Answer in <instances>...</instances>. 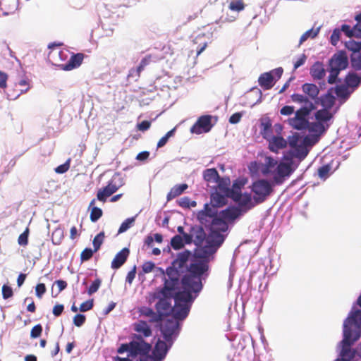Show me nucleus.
Masks as SVG:
<instances>
[{
	"instance_id": "nucleus-1",
	"label": "nucleus",
	"mask_w": 361,
	"mask_h": 361,
	"mask_svg": "<svg viewBox=\"0 0 361 361\" xmlns=\"http://www.w3.org/2000/svg\"><path fill=\"white\" fill-rule=\"evenodd\" d=\"M154 305L156 317L158 321L164 317L185 321L191 310L194 302L190 300L178 284L171 281H164L162 286L157 287L154 291L149 293L148 302Z\"/></svg>"
},
{
	"instance_id": "nucleus-2",
	"label": "nucleus",
	"mask_w": 361,
	"mask_h": 361,
	"mask_svg": "<svg viewBox=\"0 0 361 361\" xmlns=\"http://www.w3.org/2000/svg\"><path fill=\"white\" fill-rule=\"evenodd\" d=\"M211 272V267L204 260L192 259L188 269L178 279V286L190 300L200 295Z\"/></svg>"
},
{
	"instance_id": "nucleus-3",
	"label": "nucleus",
	"mask_w": 361,
	"mask_h": 361,
	"mask_svg": "<svg viewBox=\"0 0 361 361\" xmlns=\"http://www.w3.org/2000/svg\"><path fill=\"white\" fill-rule=\"evenodd\" d=\"M183 322L176 318H168L157 325L160 336L153 348L154 361L165 360L181 331Z\"/></svg>"
},
{
	"instance_id": "nucleus-4",
	"label": "nucleus",
	"mask_w": 361,
	"mask_h": 361,
	"mask_svg": "<svg viewBox=\"0 0 361 361\" xmlns=\"http://www.w3.org/2000/svg\"><path fill=\"white\" fill-rule=\"evenodd\" d=\"M361 338V329L343 324L342 339L337 345L338 357L334 361H351L357 350L352 346Z\"/></svg>"
},
{
	"instance_id": "nucleus-5",
	"label": "nucleus",
	"mask_w": 361,
	"mask_h": 361,
	"mask_svg": "<svg viewBox=\"0 0 361 361\" xmlns=\"http://www.w3.org/2000/svg\"><path fill=\"white\" fill-rule=\"evenodd\" d=\"M193 259V252L188 249L178 252L176 257L171 262V265L166 267V274L169 277V281L178 284L180 276L184 274L189 265L188 262Z\"/></svg>"
},
{
	"instance_id": "nucleus-6",
	"label": "nucleus",
	"mask_w": 361,
	"mask_h": 361,
	"mask_svg": "<svg viewBox=\"0 0 361 361\" xmlns=\"http://www.w3.org/2000/svg\"><path fill=\"white\" fill-rule=\"evenodd\" d=\"M283 160L279 163L276 170L268 171L267 173H272V179L276 185H282L297 169L300 161L293 159L291 156L283 155Z\"/></svg>"
},
{
	"instance_id": "nucleus-7",
	"label": "nucleus",
	"mask_w": 361,
	"mask_h": 361,
	"mask_svg": "<svg viewBox=\"0 0 361 361\" xmlns=\"http://www.w3.org/2000/svg\"><path fill=\"white\" fill-rule=\"evenodd\" d=\"M237 219L228 207L219 211L212 218L209 223L206 225V230L219 231L221 233H228L230 224H233Z\"/></svg>"
},
{
	"instance_id": "nucleus-8",
	"label": "nucleus",
	"mask_w": 361,
	"mask_h": 361,
	"mask_svg": "<svg viewBox=\"0 0 361 361\" xmlns=\"http://www.w3.org/2000/svg\"><path fill=\"white\" fill-rule=\"evenodd\" d=\"M276 185L273 179L259 178L253 180L250 188L253 193L255 201L262 204L271 195Z\"/></svg>"
},
{
	"instance_id": "nucleus-9",
	"label": "nucleus",
	"mask_w": 361,
	"mask_h": 361,
	"mask_svg": "<svg viewBox=\"0 0 361 361\" xmlns=\"http://www.w3.org/2000/svg\"><path fill=\"white\" fill-rule=\"evenodd\" d=\"M231 200L236 202L237 204L229 205L227 207L233 213L237 220L240 219L245 214L254 208L256 205L259 204V203H257V202L255 201L254 197H252L251 194L246 191L244 192L243 194H240L239 197L235 198L233 197Z\"/></svg>"
},
{
	"instance_id": "nucleus-10",
	"label": "nucleus",
	"mask_w": 361,
	"mask_h": 361,
	"mask_svg": "<svg viewBox=\"0 0 361 361\" xmlns=\"http://www.w3.org/2000/svg\"><path fill=\"white\" fill-rule=\"evenodd\" d=\"M218 121L217 116L204 114L198 117L195 123L191 126L190 131L192 134L200 135L207 133Z\"/></svg>"
},
{
	"instance_id": "nucleus-11",
	"label": "nucleus",
	"mask_w": 361,
	"mask_h": 361,
	"mask_svg": "<svg viewBox=\"0 0 361 361\" xmlns=\"http://www.w3.org/2000/svg\"><path fill=\"white\" fill-rule=\"evenodd\" d=\"M283 73V68L282 67H277L269 71L264 72L259 76L257 80L258 84L264 90H269L281 79Z\"/></svg>"
},
{
	"instance_id": "nucleus-12",
	"label": "nucleus",
	"mask_w": 361,
	"mask_h": 361,
	"mask_svg": "<svg viewBox=\"0 0 361 361\" xmlns=\"http://www.w3.org/2000/svg\"><path fill=\"white\" fill-rule=\"evenodd\" d=\"M307 106H300L295 112V116L288 118V123L297 130H306L310 124V114L307 113Z\"/></svg>"
},
{
	"instance_id": "nucleus-13",
	"label": "nucleus",
	"mask_w": 361,
	"mask_h": 361,
	"mask_svg": "<svg viewBox=\"0 0 361 361\" xmlns=\"http://www.w3.org/2000/svg\"><path fill=\"white\" fill-rule=\"evenodd\" d=\"M349 66V58L345 49L338 50L329 59L326 68L327 69L338 71L341 72L347 69Z\"/></svg>"
},
{
	"instance_id": "nucleus-14",
	"label": "nucleus",
	"mask_w": 361,
	"mask_h": 361,
	"mask_svg": "<svg viewBox=\"0 0 361 361\" xmlns=\"http://www.w3.org/2000/svg\"><path fill=\"white\" fill-rule=\"evenodd\" d=\"M343 324L361 329V292L357 300L353 302Z\"/></svg>"
},
{
	"instance_id": "nucleus-15",
	"label": "nucleus",
	"mask_w": 361,
	"mask_h": 361,
	"mask_svg": "<svg viewBox=\"0 0 361 361\" xmlns=\"http://www.w3.org/2000/svg\"><path fill=\"white\" fill-rule=\"evenodd\" d=\"M204 226L201 224L191 225L187 235V244H195L196 247L200 245L207 238Z\"/></svg>"
},
{
	"instance_id": "nucleus-16",
	"label": "nucleus",
	"mask_w": 361,
	"mask_h": 361,
	"mask_svg": "<svg viewBox=\"0 0 361 361\" xmlns=\"http://www.w3.org/2000/svg\"><path fill=\"white\" fill-rule=\"evenodd\" d=\"M216 251V248L209 243L204 245H199L194 250V259L204 260L209 264L210 262L214 259Z\"/></svg>"
},
{
	"instance_id": "nucleus-17",
	"label": "nucleus",
	"mask_w": 361,
	"mask_h": 361,
	"mask_svg": "<svg viewBox=\"0 0 361 361\" xmlns=\"http://www.w3.org/2000/svg\"><path fill=\"white\" fill-rule=\"evenodd\" d=\"M217 209L214 207H210V204L206 202L204 204L203 209L197 211L196 214V219L200 224L204 226L207 225L211 221L212 218L216 214Z\"/></svg>"
},
{
	"instance_id": "nucleus-18",
	"label": "nucleus",
	"mask_w": 361,
	"mask_h": 361,
	"mask_svg": "<svg viewBox=\"0 0 361 361\" xmlns=\"http://www.w3.org/2000/svg\"><path fill=\"white\" fill-rule=\"evenodd\" d=\"M84 54L82 53H73L68 61L65 63L58 64L60 70L70 71L78 68L82 63Z\"/></svg>"
},
{
	"instance_id": "nucleus-19",
	"label": "nucleus",
	"mask_w": 361,
	"mask_h": 361,
	"mask_svg": "<svg viewBox=\"0 0 361 361\" xmlns=\"http://www.w3.org/2000/svg\"><path fill=\"white\" fill-rule=\"evenodd\" d=\"M130 252V249L127 247L118 251L111 261V268L115 271L119 269L127 262Z\"/></svg>"
},
{
	"instance_id": "nucleus-20",
	"label": "nucleus",
	"mask_w": 361,
	"mask_h": 361,
	"mask_svg": "<svg viewBox=\"0 0 361 361\" xmlns=\"http://www.w3.org/2000/svg\"><path fill=\"white\" fill-rule=\"evenodd\" d=\"M133 330L137 332V336L145 339L152 335V329L148 322L142 319L138 320L137 322L133 324Z\"/></svg>"
},
{
	"instance_id": "nucleus-21",
	"label": "nucleus",
	"mask_w": 361,
	"mask_h": 361,
	"mask_svg": "<svg viewBox=\"0 0 361 361\" xmlns=\"http://www.w3.org/2000/svg\"><path fill=\"white\" fill-rule=\"evenodd\" d=\"M208 231V243L216 248V250L223 245L228 233H221L219 231L207 230Z\"/></svg>"
},
{
	"instance_id": "nucleus-22",
	"label": "nucleus",
	"mask_w": 361,
	"mask_h": 361,
	"mask_svg": "<svg viewBox=\"0 0 361 361\" xmlns=\"http://www.w3.org/2000/svg\"><path fill=\"white\" fill-rule=\"evenodd\" d=\"M266 140L269 142V150L274 153H279L280 149L286 147V140L281 135H273Z\"/></svg>"
},
{
	"instance_id": "nucleus-23",
	"label": "nucleus",
	"mask_w": 361,
	"mask_h": 361,
	"mask_svg": "<svg viewBox=\"0 0 361 361\" xmlns=\"http://www.w3.org/2000/svg\"><path fill=\"white\" fill-rule=\"evenodd\" d=\"M247 182L248 178L243 176H240L235 178L233 181L230 188L232 197H234L235 198H237L240 196V194H243V192H242V189L245 187Z\"/></svg>"
},
{
	"instance_id": "nucleus-24",
	"label": "nucleus",
	"mask_w": 361,
	"mask_h": 361,
	"mask_svg": "<svg viewBox=\"0 0 361 361\" xmlns=\"http://www.w3.org/2000/svg\"><path fill=\"white\" fill-rule=\"evenodd\" d=\"M260 134L264 140H269L272 136V121L269 116H264L259 119Z\"/></svg>"
},
{
	"instance_id": "nucleus-25",
	"label": "nucleus",
	"mask_w": 361,
	"mask_h": 361,
	"mask_svg": "<svg viewBox=\"0 0 361 361\" xmlns=\"http://www.w3.org/2000/svg\"><path fill=\"white\" fill-rule=\"evenodd\" d=\"M357 71H349L345 76V82L349 87L357 89L361 85V73Z\"/></svg>"
},
{
	"instance_id": "nucleus-26",
	"label": "nucleus",
	"mask_w": 361,
	"mask_h": 361,
	"mask_svg": "<svg viewBox=\"0 0 361 361\" xmlns=\"http://www.w3.org/2000/svg\"><path fill=\"white\" fill-rule=\"evenodd\" d=\"M333 87H330L326 93L319 96L320 105L322 109L330 110L335 103V96L332 94Z\"/></svg>"
},
{
	"instance_id": "nucleus-27",
	"label": "nucleus",
	"mask_w": 361,
	"mask_h": 361,
	"mask_svg": "<svg viewBox=\"0 0 361 361\" xmlns=\"http://www.w3.org/2000/svg\"><path fill=\"white\" fill-rule=\"evenodd\" d=\"M335 161H331V163L323 164L322 166H319L317 169V174L320 179L325 180L327 179L329 176L331 175V168L333 165L334 164ZM341 164L340 160L336 161V165L334 168V171L338 169L339 166Z\"/></svg>"
},
{
	"instance_id": "nucleus-28",
	"label": "nucleus",
	"mask_w": 361,
	"mask_h": 361,
	"mask_svg": "<svg viewBox=\"0 0 361 361\" xmlns=\"http://www.w3.org/2000/svg\"><path fill=\"white\" fill-rule=\"evenodd\" d=\"M326 71L322 62L315 61L310 69V74L314 80H322L326 75Z\"/></svg>"
},
{
	"instance_id": "nucleus-29",
	"label": "nucleus",
	"mask_w": 361,
	"mask_h": 361,
	"mask_svg": "<svg viewBox=\"0 0 361 361\" xmlns=\"http://www.w3.org/2000/svg\"><path fill=\"white\" fill-rule=\"evenodd\" d=\"M313 118L316 120V122L330 126L329 123L333 118V114L330 112V110L320 109L314 112V116L311 118Z\"/></svg>"
},
{
	"instance_id": "nucleus-30",
	"label": "nucleus",
	"mask_w": 361,
	"mask_h": 361,
	"mask_svg": "<svg viewBox=\"0 0 361 361\" xmlns=\"http://www.w3.org/2000/svg\"><path fill=\"white\" fill-rule=\"evenodd\" d=\"M116 187H111V183L107 182L106 186L99 188L97 193V200L98 201L106 202L108 197H111L113 194L116 192L115 191Z\"/></svg>"
},
{
	"instance_id": "nucleus-31",
	"label": "nucleus",
	"mask_w": 361,
	"mask_h": 361,
	"mask_svg": "<svg viewBox=\"0 0 361 361\" xmlns=\"http://www.w3.org/2000/svg\"><path fill=\"white\" fill-rule=\"evenodd\" d=\"M329 128V125H323L322 123L310 122L307 128L311 136H319L324 135Z\"/></svg>"
},
{
	"instance_id": "nucleus-32",
	"label": "nucleus",
	"mask_w": 361,
	"mask_h": 361,
	"mask_svg": "<svg viewBox=\"0 0 361 361\" xmlns=\"http://www.w3.org/2000/svg\"><path fill=\"white\" fill-rule=\"evenodd\" d=\"M227 197L224 195H221L217 193L216 192L212 190L210 191V207H214V208L218 209L224 207L226 202Z\"/></svg>"
},
{
	"instance_id": "nucleus-33",
	"label": "nucleus",
	"mask_w": 361,
	"mask_h": 361,
	"mask_svg": "<svg viewBox=\"0 0 361 361\" xmlns=\"http://www.w3.org/2000/svg\"><path fill=\"white\" fill-rule=\"evenodd\" d=\"M301 89L304 92V96L307 97V99L310 98H317L319 94L317 85L312 82H305L302 85Z\"/></svg>"
},
{
	"instance_id": "nucleus-34",
	"label": "nucleus",
	"mask_w": 361,
	"mask_h": 361,
	"mask_svg": "<svg viewBox=\"0 0 361 361\" xmlns=\"http://www.w3.org/2000/svg\"><path fill=\"white\" fill-rule=\"evenodd\" d=\"M18 0H0V10L3 16H8L16 9Z\"/></svg>"
},
{
	"instance_id": "nucleus-35",
	"label": "nucleus",
	"mask_w": 361,
	"mask_h": 361,
	"mask_svg": "<svg viewBox=\"0 0 361 361\" xmlns=\"http://www.w3.org/2000/svg\"><path fill=\"white\" fill-rule=\"evenodd\" d=\"M188 185L187 183H180L175 185L168 192L166 195V201L169 202L176 198V197L183 194L187 190Z\"/></svg>"
},
{
	"instance_id": "nucleus-36",
	"label": "nucleus",
	"mask_w": 361,
	"mask_h": 361,
	"mask_svg": "<svg viewBox=\"0 0 361 361\" xmlns=\"http://www.w3.org/2000/svg\"><path fill=\"white\" fill-rule=\"evenodd\" d=\"M202 177L207 183H216L219 179V173L216 168H209L203 171Z\"/></svg>"
},
{
	"instance_id": "nucleus-37",
	"label": "nucleus",
	"mask_w": 361,
	"mask_h": 361,
	"mask_svg": "<svg viewBox=\"0 0 361 361\" xmlns=\"http://www.w3.org/2000/svg\"><path fill=\"white\" fill-rule=\"evenodd\" d=\"M332 87L336 94V97L340 99H343L345 101L350 97L352 93V92L349 90V87L347 86L346 84H336Z\"/></svg>"
},
{
	"instance_id": "nucleus-38",
	"label": "nucleus",
	"mask_w": 361,
	"mask_h": 361,
	"mask_svg": "<svg viewBox=\"0 0 361 361\" xmlns=\"http://www.w3.org/2000/svg\"><path fill=\"white\" fill-rule=\"evenodd\" d=\"M290 99L293 102L300 104L301 106H307V110L312 108V103L309 102L307 97H305L304 94L293 93L290 95Z\"/></svg>"
},
{
	"instance_id": "nucleus-39",
	"label": "nucleus",
	"mask_w": 361,
	"mask_h": 361,
	"mask_svg": "<svg viewBox=\"0 0 361 361\" xmlns=\"http://www.w3.org/2000/svg\"><path fill=\"white\" fill-rule=\"evenodd\" d=\"M322 26H319L316 29H314L313 27L307 30L306 32H305L300 37L299 40L298 47H300L302 44H303L306 40H307L309 38L310 39H314L317 37V36L319 35L320 29Z\"/></svg>"
},
{
	"instance_id": "nucleus-40",
	"label": "nucleus",
	"mask_w": 361,
	"mask_h": 361,
	"mask_svg": "<svg viewBox=\"0 0 361 361\" xmlns=\"http://www.w3.org/2000/svg\"><path fill=\"white\" fill-rule=\"evenodd\" d=\"M138 312L140 315L149 317V322H159L155 311L150 307L142 306L139 308Z\"/></svg>"
},
{
	"instance_id": "nucleus-41",
	"label": "nucleus",
	"mask_w": 361,
	"mask_h": 361,
	"mask_svg": "<svg viewBox=\"0 0 361 361\" xmlns=\"http://www.w3.org/2000/svg\"><path fill=\"white\" fill-rule=\"evenodd\" d=\"M186 242L187 241L184 239V237H182L180 235H175L171 238L170 245L174 250H179L185 245H188Z\"/></svg>"
},
{
	"instance_id": "nucleus-42",
	"label": "nucleus",
	"mask_w": 361,
	"mask_h": 361,
	"mask_svg": "<svg viewBox=\"0 0 361 361\" xmlns=\"http://www.w3.org/2000/svg\"><path fill=\"white\" fill-rule=\"evenodd\" d=\"M349 64H350V68L353 71H360L361 53L358 54H350Z\"/></svg>"
},
{
	"instance_id": "nucleus-43",
	"label": "nucleus",
	"mask_w": 361,
	"mask_h": 361,
	"mask_svg": "<svg viewBox=\"0 0 361 361\" xmlns=\"http://www.w3.org/2000/svg\"><path fill=\"white\" fill-rule=\"evenodd\" d=\"M176 130L177 126H175L161 137L157 142V148L158 149L164 147L169 142V139L175 135Z\"/></svg>"
},
{
	"instance_id": "nucleus-44",
	"label": "nucleus",
	"mask_w": 361,
	"mask_h": 361,
	"mask_svg": "<svg viewBox=\"0 0 361 361\" xmlns=\"http://www.w3.org/2000/svg\"><path fill=\"white\" fill-rule=\"evenodd\" d=\"M121 176V173L120 172H116L112 178L108 181L109 183H111V187H116V192H117V190L125 184L123 178Z\"/></svg>"
},
{
	"instance_id": "nucleus-45",
	"label": "nucleus",
	"mask_w": 361,
	"mask_h": 361,
	"mask_svg": "<svg viewBox=\"0 0 361 361\" xmlns=\"http://www.w3.org/2000/svg\"><path fill=\"white\" fill-rule=\"evenodd\" d=\"M136 217H137V215H135V216L129 217V218H127L126 219H125L121 223V224L120 225V226L118 228V234L125 233L129 228H130L133 226V224L135 221Z\"/></svg>"
},
{
	"instance_id": "nucleus-46",
	"label": "nucleus",
	"mask_w": 361,
	"mask_h": 361,
	"mask_svg": "<svg viewBox=\"0 0 361 361\" xmlns=\"http://www.w3.org/2000/svg\"><path fill=\"white\" fill-rule=\"evenodd\" d=\"M156 268V264L152 261H147L142 265V270L138 273V279L141 280V276H144L145 274L152 272Z\"/></svg>"
},
{
	"instance_id": "nucleus-47",
	"label": "nucleus",
	"mask_w": 361,
	"mask_h": 361,
	"mask_svg": "<svg viewBox=\"0 0 361 361\" xmlns=\"http://www.w3.org/2000/svg\"><path fill=\"white\" fill-rule=\"evenodd\" d=\"M105 238V233L104 231H100L97 233L92 240L93 250L96 252L100 250Z\"/></svg>"
},
{
	"instance_id": "nucleus-48",
	"label": "nucleus",
	"mask_w": 361,
	"mask_h": 361,
	"mask_svg": "<svg viewBox=\"0 0 361 361\" xmlns=\"http://www.w3.org/2000/svg\"><path fill=\"white\" fill-rule=\"evenodd\" d=\"M308 152L302 148V149H297L295 151H290L288 153L286 154L287 156H291L293 159L295 157L298 159V160L300 161L303 160L307 155Z\"/></svg>"
},
{
	"instance_id": "nucleus-49",
	"label": "nucleus",
	"mask_w": 361,
	"mask_h": 361,
	"mask_svg": "<svg viewBox=\"0 0 361 361\" xmlns=\"http://www.w3.org/2000/svg\"><path fill=\"white\" fill-rule=\"evenodd\" d=\"M102 285V279L99 277H97L88 286L87 289V293L89 295H92L97 293Z\"/></svg>"
},
{
	"instance_id": "nucleus-50",
	"label": "nucleus",
	"mask_w": 361,
	"mask_h": 361,
	"mask_svg": "<svg viewBox=\"0 0 361 361\" xmlns=\"http://www.w3.org/2000/svg\"><path fill=\"white\" fill-rule=\"evenodd\" d=\"M326 71L329 73L328 77H327V82L328 83L333 85V84H338V82L341 81V79L338 77L340 74V71L327 69Z\"/></svg>"
},
{
	"instance_id": "nucleus-51",
	"label": "nucleus",
	"mask_w": 361,
	"mask_h": 361,
	"mask_svg": "<svg viewBox=\"0 0 361 361\" xmlns=\"http://www.w3.org/2000/svg\"><path fill=\"white\" fill-rule=\"evenodd\" d=\"M94 252H96L94 250L90 247H86L80 253V262L83 263L90 260L92 257Z\"/></svg>"
},
{
	"instance_id": "nucleus-52",
	"label": "nucleus",
	"mask_w": 361,
	"mask_h": 361,
	"mask_svg": "<svg viewBox=\"0 0 361 361\" xmlns=\"http://www.w3.org/2000/svg\"><path fill=\"white\" fill-rule=\"evenodd\" d=\"M63 238V230L61 228H56L52 233V243L55 245H60Z\"/></svg>"
},
{
	"instance_id": "nucleus-53",
	"label": "nucleus",
	"mask_w": 361,
	"mask_h": 361,
	"mask_svg": "<svg viewBox=\"0 0 361 361\" xmlns=\"http://www.w3.org/2000/svg\"><path fill=\"white\" fill-rule=\"evenodd\" d=\"M90 219L92 223H96L103 215V211L98 207H94L92 209H90Z\"/></svg>"
},
{
	"instance_id": "nucleus-54",
	"label": "nucleus",
	"mask_w": 361,
	"mask_h": 361,
	"mask_svg": "<svg viewBox=\"0 0 361 361\" xmlns=\"http://www.w3.org/2000/svg\"><path fill=\"white\" fill-rule=\"evenodd\" d=\"M344 46L346 49L351 51L350 54H358L361 53L360 52L358 47L357 46V41L354 39L345 41Z\"/></svg>"
},
{
	"instance_id": "nucleus-55",
	"label": "nucleus",
	"mask_w": 361,
	"mask_h": 361,
	"mask_svg": "<svg viewBox=\"0 0 361 361\" xmlns=\"http://www.w3.org/2000/svg\"><path fill=\"white\" fill-rule=\"evenodd\" d=\"M214 188H231V179L229 176H220Z\"/></svg>"
},
{
	"instance_id": "nucleus-56",
	"label": "nucleus",
	"mask_w": 361,
	"mask_h": 361,
	"mask_svg": "<svg viewBox=\"0 0 361 361\" xmlns=\"http://www.w3.org/2000/svg\"><path fill=\"white\" fill-rule=\"evenodd\" d=\"M341 35V33L339 29L338 28V27H336L333 30L332 33L329 37V43L332 46L336 47L340 40Z\"/></svg>"
},
{
	"instance_id": "nucleus-57",
	"label": "nucleus",
	"mask_w": 361,
	"mask_h": 361,
	"mask_svg": "<svg viewBox=\"0 0 361 361\" xmlns=\"http://www.w3.org/2000/svg\"><path fill=\"white\" fill-rule=\"evenodd\" d=\"M2 298L4 300H8L13 297V290L12 287L8 283H4L1 288Z\"/></svg>"
},
{
	"instance_id": "nucleus-58",
	"label": "nucleus",
	"mask_w": 361,
	"mask_h": 361,
	"mask_svg": "<svg viewBox=\"0 0 361 361\" xmlns=\"http://www.w3.org/2000/svg\"><path fill=\"white\" fill-rule=\"evenodd\" d=\"M29 234L30 230L29 228L27 227L25 231L18 236V243L19 245L26 246L28 244Z\"/></svg>"
},
{
	"instance_id": "nucleus-59",
	"label": "nucleus",
	"mask_w": 361,
	"mask_h": 361,
	"mask_svg": "<svg viewBox=\"0 0 361 361\" xmlns=\"http://www.w3.org/2000/svg\"><path fill=\"white\" fill-rule=\"evenodd\" d=\"M71 159L68 158L63 164L59 165L54 169V171L58 174H63L68 171L70 168Z\"/></svg>"
},
{
	"instance_id": "nucleus-60",
	"label": "nucleus",
	"mask_w": 361,
	"mask_h": 361,
	"mask_svg": "<svg viewBox=\"0 0 361 361\" xmlns=\"http://www.w3.org/2000/svg\"><path fill=\"white\" fill-rule=\"evenodd\" d=\"M43 327L41 324L35 325L30 331V338L32 339L38 338L42 336Z\"/></svg>"
},
{
	"instance_id": "nucleus-61",
	"label": "nucleus",
	"mask_w": 361,
	"mask_h": 361,
	"mask_svg": "<svg viewBox=\"0 0 361 361\" xmlns=\"http://www.w3.org/2000/svg\"><path fill=\"white\" fill-rule=\"evenodd\" d=\"M152 61V55L147 54L145 56L141 61H140L138 66H137V71L138 73H140L149 64V63Z\"/></svg>"
},
{
	"instance_id": "nucleus-62",
	"label": "nucleus",
	"mask_w": 361,
	"mask_h": 361,
	"mask_svg": "<svg viewBox=\"0 0 361 361\" xmlns=\"http://www.w3.org/2000/svg\"><path fill=\"white\" fill-rule=\"evenodd\" d=\"M341 33H343L348 37H353V26L343 23L341 26H337Z\"/></svg>"
},
{
	"instance_id": "nucleus-63",
	"label": "nucleus",
	"mask_w": 361,
	"mask_h": 361,
	"mask_svg": "<svg viewBox=\"0 0 361 361\" xmlns=\"http://www.w3.org/2000/svg\"><path fill=\"white\" fill-rule=\"evenodd\" d=\"M86 322V316L84 314L78 313L73 318V323L77 327H81Z\"/></svg>"
},
{
	"instance_id": "nucleus-64",
	"label": "nucleus",
	"mask_w": 361,
	"mask_h": 361,
	"mask_svg": "<svg viewBox=\"0 0 361 361\" xmlns=\"http://www.w3.org/2000/svg\"><path fill=\"white\" fill-rule=\"evenodd\" d=\"M264 165L267 169H276L279 162L272 156H267L264 159Z\"/></svg>"
}]
</instances>
